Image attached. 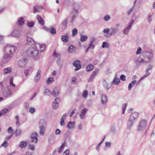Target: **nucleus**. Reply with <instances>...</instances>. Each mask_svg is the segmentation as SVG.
<instances>
[{
	"mask_svg": "<svg viewBox=\"0 0 155 155\" xmlns=\"http://www.w3.org/2000/svg\"><path fill=\"white\" fill-rule=\"evenodd\" d=\"M16 49L15 46L12 45L7 44L5 45L4 48L5 53L2 61L3 64H7L10 60Z\"/></svg>",
	"mask_w": 155,
	"mask_h": 155,
	"instance_id": "1",
	"label": "nucleus"
},
{
	"mask_svg": "<svg viewBox=\"0 0 155 155\" xmlns=\"http://www.w3.org/2000/svg\"><path fill=\"white\" fill-rule=\"evenodd\" d=\"M153 55L152 53L149 52H145L143 54V57H139L135 61V63L138 66L141 64L149 63L153 58Z\"/></svg>",
	"mask_w": 155,
	"mask_h": 155,
	"instance_id": "2",
	"label": "nucleus"
},
{
	"mask_svg": "<svg viewBox=\"0 0 155 155\" xmlns=\"http://www.w3.org/2000/svg\"><path fill=\"white\" fill-rule=\"evenodd\" d=\"M138 115L139 113L137 112H134L131 115L127 123V129L129 130L131 129L133 123H135Z\"/></svg>",
	"mask_w": 155,
	"mask_h": 155,
	"instance_id": "3",
	"label": "nucleus"
},
{
	"mask_svg": "<svg viewBox=\"0 0 155 155\" xmlns=\"http://www.w3.org/2000/svg\"><path fill=\"white\" fill-rule=\"evenodd\" d=\"M26 53L28 55L31 56L35 59L39 58L38 51V49L35 47H31L27 51Z\"/></svg>",
	"mask_w": 155,
	"mask_h": 155,
	"instance_id": "4",
	"label": "nucleus"
},
{
	"mask_svg": "<svg viewBox=\"0 0 155 155\" xmlns=\"http://www.w3.org/2000/svg\"><path fill=\"white\" fill-rule=\"evenodd\" d=\"M46 126V122L44 120H40L39 123V134L40 135L43 136L44 135Z\"/></svg>",
	"mask_w": 155,
	"mask_h": 155,
	"instance_id": "5",
	"label": "nucleus"
},
{
	"mask_svg": "<svg viewBox=\"0 0 155 155\" xmlns=\"http://www.w3.org/2000/svg\"><path fill=\"white\" fill-rule=\"evenodd\" d=\"M120 26V24L117 23L115 25V28L111 27L110 29L111 31L109 33V35L112 36L115 35L119 31V27Z\"/></svg>",
	"mask_w": 155,
	"mask_h": 155,
	"instance_id": "6",
	"label": "nucleus"
},
{
	"mask_svg": "<svg viewBox=\"0 0 155 155\" xmlns=\"http://www.w3.org/2000/svg\"><path fill=\"white\" fill-rule=\"evenodd\" d=\"M78 12V9L75 7H74L70 13V15L71 17V23H73L74 20L75 19L76 16Z\"/></svg>",
	"mask_w": 155,
	"mask_h": 155,
	"instance_id": "7",
	"label": "nucleus"
},
{
	"mask_svg": "<svg viewBox=\"0 0 155 155\" xmlns=\"http://www.w3.org/2000/svg\"><path fill=\"white\" fill-rule=\"evenodd\" d=\"M11 87L8 86L7 89L4 90L3 92V95L7 97H11L12 95V93L11 91Z\"/></svg>",
	"mask_w": 155,
	"mask_h": 155,
	"instance_id": "8",
	"label": "nucleus"
},
{
	"mask_svg": "<svg viewBox=\"0 0 155 155\" xmlns=\"http://www.w3.org/2000/svg\"><path fill=\"white\" fill-rule=\"evenodd\" d=\"M134 20H132L127 25L126 27L123 30V33L125 35L127 34L130 29L131 28L132 24L133 23Z\"/></svg>",
	"mask_w": 155,
	"mask_h": 155,
	"instance_id": "9",
	"label": "nucleus"
},
{
	"mask_svg": "<svg viewBox=\"0 0 155 155\" xmlns=\"http://www.w3.org/2000/svg\"><path fill=\"white\" fill-rule=\"evenodd\" d=\"M147 122L145 120H141L139 126L138 130L140 131L143 130L147 126Z\"/></svg>",
	"mask_w": 155,
	"mask_h": 155,
	"instance_id": "10",
	"label": "nucleus"
},
{
	"mask_svg": "<svg viewBox=\"0 0 155 155\" xmlns=\"http://www.w3.org/2000/svg\"><path fill=\"white\" fill-rule=\"evenodd\" d=\"M99 72V69H97L95 70L92 72L91 76L88 79V81L89 82H91L94 79L95 77L97 75L98 73Z\"/></svg>",
	"mask_w": 155,
	"mask_h": 155,
	"instance_id": "11",
	"label": "nucleus"
},
{
	"mask_svg": "<svg viewBox=\"0 0 155 155\" xmlns=\"http://www.w3.org/2000/svg\"><path fill=\"white\" fill-rule=\"evenodd\" d=\"M27 61V59L26 58L20 60L18 62V65L20 67H24L25 66Z\"/></svg>",
	"mask_w": 155,
	"mask_h": 155,
	"instance_id": "12",
	"label": "nucleus"
},
{
	"mask_svg": "<svg viewBox=\"0 0 155 155\" xmlns=\"http://www.w3.org/2000/svg\"><path fill=\"white\" fill-rule=\"evenodd\" d=\"M35 47L38 49V51H39L42 52L45 49L46 46L44 44H40L38 43H36Z\"/></svg>",
	"mask_w": 155,
	"mask_h": 155,
	"instance_id": "13",
	"label": "nucleus"
},
{
	"mask_svg": "<svg viewBox=\"0 0 155 155\" xmlns=\"http://www.w3.org/2000/svg\"><path fill=\"white\" fill-rule=\"evenodd\" d=\"M101 101L102 105H105L107 102L108 99L107 96L104 94H102L101 97Z\"/></svg>",
	"mask_w": 155,
	"mask_h": 155,
	"instance_id": "14",
	"label": "nucleus"
},
{
	"mask_svg": "<svg viewBox=\"0 0 155 155\" xmlns=\"http://www.w3.org/2000/svg\"><path fill=\"white\" fill-rule=\"evenodd\" d=\"M60 99L58 97L56 98L55 99V101L53 103V108L54 109H57L58 107V103L60 102Z\"/></svg>",
	"mask_w": 155,
	"mask_h": 155,
	"instance_id": "15",
	"label": "nucleus"
},
{
	"mask_svg": "<svg viewBox=\"0 0 155 155\" xmlns=\"http://www.w3.org/2000/svg\"><path fill=\"white\" fill-rule=\"evenodd\" d=\"M37 134L36 132L32 133L31 135V142H34L36 143L38 140L37 137Z\"/></svg>",
	"mask_w": 155,
	"mask_h": 155,
	"instance_id": "16",
	"label": "nucleus"
},
{
	"mask_svg": "<svg viewBox=\"0 0 155 155\" xmlns=\"http://www.w3.org/2000/svg\"><path fill=\"white\" fill-rule=\"evenodd\" d=\"M73 65L76 67L75 69V70L76 71L80 70L81 68V64L80 61H74Z\"/></svg>",
	"mask_w": 155,
	"mask_h": 155,
	"instance_id": "17",
	"label": "nucleus"
},
{
	"mask_svg": "<svg viewBox=\"0 0 155 155\" xmlns=\"http://www.w3.org/2000/svg\"><path fill=\"white\" fill-rule=\"evenodd\" d=\"M11 35L15 37L19 38L20 37L21 34L20 32L19 31L16 29H15L12 33Z\"/></svg>",
	"mask_w": 155,
	"mask_h": 155,
	"instance_id": "18",
	"label": "nucleus"
},
{
	"mask_svg": "<svg viewBox=\"0 0 155 155\" xmlns=\"http://www.w3.org/2000/svg\"><path fill=\"white\" fill-rule=\"evenodd\" d=\"M88 110L87 108H84L80 111V116L81 119H83L84 118L85 115Z\"/></svg>",
	"mask_w": 155,
	"mask_h": 155,
	"instance_id": "19",
	"label": "nucleus"
},
{
	"mask_svg": "<svg viewBox=\"0 0 155 155\" xmlns=\"http://www.w3.org/2000/svg\"><path fill=\"white\" fill-rule=\"evenodd\" d=\"M102 84L104 88L107 90H108L111 87V86L107 82L105 79L104 78L102 80Z\"/></svg>",
	"mask_w": 155,
	"mask_h": 155,
	"instance_id": "20",
	"label": "nucleus"
},
{
	"mask_svg": "<svg viewBox=\"0 0 155 155\" xmlns=\"http://www.w3.org/2000/svg\"><path fill=\"white\" fill-rule=\"evenodd\" d=\"M117 74H116L115 75V78L111 83L112 84H114L116 85H118L120 82V80L117 78Z\"/></svg>",
	"mask_w": 155,
	"mask_h": 155,
	"instance_id": "21",
	"label": "nucleus"
},
{
	"mask_svg": "<svg viewBox=\"0 0 155 155\" xmlns=\"http://www.w3.org/2000/svg\"><path fill=\"white\" fill-rule=\"evenodd\" d=\"M75 124V123L74 122L70 121L68 123L67 127L69 129H72L74 128Z\"/></svg>",
	"mask_w": 155,
	"mask_h": 155,
	"instance_id": "22",
	"label": "nucleus"
},
{
	"mask_svg": "<svg viewBox=\"0 0 155 155\" xmlns=\"http://www.w3.org/2000/svg\"><path fill=\"white\" fill-rule=\"evenodd\" d=\"M27 45H34L35 44L34 40L30 37L28 38L27 40Z\"/></svg>",
	"mask_w": 155,
	"mask_h": 155,
	"instance_id": "23",
	"label": "nucleus"
},
{
	"mask_svg": "<svg viewBox=\"0 0 155 155\" xmlns=\"http://www.w3.org/2000/svg\"><path fill=\"white\" fill-rule=\"evenodd\" d=\"M37 19L40 24H41L42 25H44L45 22L44 20L39 15H37Z\"/></svg>",
	"mask_w": 155,
	"mask_h": 155,
	"instance_id": "24",
	"label": "nucleus"
},
{
	"mask_svg": "<svg viewBox=\"0 0 155 155\" xmlns=\"http://www.w3.org/2000/svg\"><path fill=\"white\" fill-rule=\"evenodd\" d=\"M59 94L58 90L57 87H55L53 89L51 94L54 97H56L58 96Z\"/></svg>",
	"mask_w": 155,
	"mask_h": 155,
	"instance_id": "25",
	"label": "nucleus"
},
{
	"mask_svg": "<svg viewBox=\"0 0 155 155\" xmlns=\"http://www.w3.org/2000/svg\"><path fill=\"white\" fill-rule=\"evenodd\" d=\"M41 72V70L40 69L38 70L36 77L35 78V81L36 82H37L38 81L40 78V76Z\"/></svg>",
	"mask_w": 155,
	"mask_h": 155,
	"instance_id": "26",
	"label": "nucleus"
},
{
	"mask_svg": "<svg viewBox=\"0 0 155 155\" xmlns=\"http://www.w3.org/2000/svg\"><path fill=\"white\" fill-rule=\"evenodd\" d=\"M25 20L22 17L19 18L18 21V25L19 26H21L23 25L25 23Z\"/></svg>",
	"mask_w": 155,
	"mask_h": 155,
	"instance_id": "27",
	"label": "nucleus"
},
{
	"mask_svg": "<svg viewBox=\"0 0 155 155\" xmlns=\"http://www.w3.org/2000/svg\"><path fill=\"white\" fill-rule=\"evenodd\" d=\"M12 68L10 67H8L5 68L3 70L4 73L7 74L11 73Z\"/></svg>",
	"mask_w": 155,
	"mask_h": 155,
	"instance_id": "28",
	"label": "nucleus"
},
{
	"mask_svg": "<svg viewBox=\"0 0 155 155\" xmlns=\"http://www.w3.org/2000/svg\"><path fill=\"white\" fill-rule=\"evenodd\" d=\"M76 49V47L72 45L69 46L68 49V51L70 53H72L75 51Z\"/></svg>",
	"mask_w": 155,
	"mask_h": 155,
	"instance_id": "29",
	"label": "nucleus"
},
{
	"mask_svg": "<svg viewBox=\"0 0 155 155\" xmlns=\"http://www.w3.org/2000/svg\"><path fill=\"white\" fill-rule=\"evenodd\" d=\"M136 82V80H134L129 84L128 88V89L129 91H130L132 89V88Z\"/></svg>",
	"mask_w": 155,
	"mask_h": 155,
	"instance_id": "30",
	"label": "nucleus"
},
{
	"mask_svg": "<svg viewBox=\"0 0 155 155\" xmlns=\"http://www.w3.org/2000/svg\"><path fill=\"white\" fill-rule=\"evenodd\" d=\"M67 19H66L63 21L61 24L62 28L63 29H65L67 28Z\"/></svg>",
	"mask_w": 155,
	"mask_h": 155,
	"instance_id": "31",
	"label": "nucleus"
},
{
	"mask_svg": "<svg viewBox=\"0 0 155 155\" xmlns=\"http://www.w3.org/2000/svg\"><path fill=\"white\" fill-rule=\"evenodd\" d=\"M15 119H16L15 124L17 127H19L20 125V122L19 117L18 115L15 116Z\"/></svg>",
	"mask_w": 155,
	"mask_h": 155,
	"instance_id": "32",
	"label": "nucleus"
},
{
	"mask_svg": "<svg viewBox=\"0 0 155 155\" xmlns=\"http://www.w3.org/2000/svg\"><path fill=\"white\" fill-rule=\"evenodd\" d=\"M68 35H62L61 36V40L64 42H68Z\"/></svg>",
	"mask_w": 155,
	"mask_h": 155,
	"instance_id": "33",
	"label": "nucleus"
},
{
	"mask_svg": "<svg viewBox=\"0 0 155 155\" xmlns=\"http://www.w3.org/2000/svg\"><path fill=\"white\" fill-rule=\"evenodd\" d=\"M32 71V69L31 68H29L25 69L24 71L25 74V76L27 77L29 74V72H31Z\"/></svg>",
	"mask_w": 155,
	"mask_h": 155,
	"instance_id": "34",
	"label": "nucleus"
},
{
	"mask_svg": "<svg viewBox=\"0 0 155 155\" xmlns=\"http://www.w3.org/2000/svg\"><path fill=\"white\" fill-rule=\"evenodd\" d=\"M51 93L50 90L48 89H46L44 92V94L45 96H50L51 94Z\"/></svg>",
	"mask_w": 155,
	"mask_h": 155,
	"instance_id": "35",
	"label": "nucleus"
},
{
	"mask_svg": "<svg viewBox=\"0 0 155 155\" xmlns=\"http://www.w3.org/2000/svg\"><path fill=\"white\" fill-rule=\"evenodd\" d=\"M94 68V66L92 64H89L87 66L86 69L87 71H91Z\"/></svg>",
	"mask_w": 155,
	"mask_h": 155,
	"instance_id": "36",
	"label": "nucleus"
},
{
	"mask_svg": "<svg viewBox=\"0 0 155 155\" xmlns=\"http://www.w3.org/2000/svg\"><path fill=\"white\" fill-rule=\"evenodd\" d=\"M27 143L26 142L22 141L20 142L19 146L21 148L25 147H26Z\"/></svg>",
	"mask_w": 155,
	"mask_h": 155,
	"instance_id": "37",
	"label": "nucleus"
},
{
	"mask_svg": "<svg viewBox=\"0 0 155 155\" xmlns=\"http://www.w3.org/2000/svg\"><path fill=\"white\" fill-rule=\"evenodd\" d=\"M87 37L86 35H81L80 41L81 42H84L86 41L87 39Z\"/></svg>",
	"mask_w": 155,
	"mask_h": 155,
	"instance_id": "38",
	"label": "nucleus"
},
{
	"mask_svg": "<svg viewBox=\"0 0 155 155\" xmlns=\"http://www.w3.org/2000/svg\"><path fill=\"white\" fill-rule=\"evenodd\" d=\"M65 144H66V143H63L61 145V146L59 147V149L58 150V152L59 153H60L62 152V151H63V148L65 145Z\"/></svg>",
	"mask_w": 155,
	"mask_h": 155,
	"instance_id": "39",
	"label": "nucleus"
},
{
	"mask_svg": "<svg viewBox=\"0 0 155 155\" xmlns=\"http://www.w3.org/2000/svg\"><path fill=\"white\" fill-rule=\"evenodd\" d=\"M48 31L51 34L53 35L55 34L56 33V30L53 28H51L48 30Z\"/></svg>",
	"mask_w": 155,
	"mask_h": 155,
	"instance_id": "40",
	"label": "nucleus"
},
{
	"mask_svg": "<svg viewBox=\"0 0 155 155\" xmlns=\"http://www.w3.org/2000/svg\"><path fill=\"white\" fill-rule=\"evenodd\" d=\"M110 30V29L109 28H105L104 30L103 31V32L104 34V36L105 37H106L107 36V34L109 33Z\"/></svg>",
	"mask_w": 155,
	"mask_h": 155,
	"instance_id": "41",
	"label": "nucleus"
},
{
	"mask_svg": "<svg viewBox=\"0 0 155 155\" xmlns=\"http://www.w3.org/2000/svg\"><path fill=\"white\" fill-rule=\"evenodd\" d=\"M110 18H111L110 15H105L103 18L104 20L105 21H109Z\"/></svg>",
	"mask_w": 155,
	"mask_h": 155,
	"instance_id": "42",
	"label": "nucleus"
},
{
	"mask_svg": "<svg viewBox=\"0 0 155 155\" xmlns=\"http://www.w3.org/2000/svg\"><path fill=\"white\" fill-rule=\"evenodd\" d=\"M72 36H75L77 34L78 30L76 28H74L72 30Z\"/></svg>",
	"mask_w": 155,
	"mask_h": 155,
	"instance_id": "43",
	"label": "nucleus"
},
{
	"mask_svg": "<svg viewBox=\"0 0 155 155\" xmlns=\"http://www.w3.org/2000/svg\"><path fill=\"white\" fill-rule=\"evenodd\" d=\"M21 130L20 129H17L15 132V135L16 136H18L21 135Z\"/></svg>",
	"mask_w": 155,
	"mask_h": 155,
	"instance_id": "44",
	"label": "nucleus"
},
{
	"mask_svg": "<svg viewBox=\"0 0 155 155\" xmlns=\"http://www.w3.org/2000/svg\"><path fill=\"white\" fill-rule=\"evenodd\" d=\"M109 45L107 42H103L102 43V47L103 48H108L109 47Z\"/></svg>",
	"mask_w": 155,
	"mask_h": 155,
	"instance_id": "45",
	"label": "nucleus"
},
{
	"mask_svg": "<svg viewBox=\"0 0 155 155\" xmlns=\"http://www.w3.org/2000/svg\"><path fill=\"white\" fill-rule=\"evenodd\" d=\"M54 81L53 78H50L46 80L47 84H49L51 83Z\"/></svg>",
	"mask_w": 155,
	"mask_h": 155,
	"instance_id": "46",
	"label": "nucleus"
},
{
	"mask_svg": "<svg viewBox=\"0 0 155 155\" xmlns=\"http://www.w3.org/2000/svg\"><path fill=\"white\" fill-rule=\"evenodd\" d=\"M35 23L33 21L28 22L27 23V26L30 27H32L34 25Z\"/></svg>",
	"mask_w": 155,
	"mask_h": 155,
	"instance_id": "47",
	"label": "nucleus"
},
{
	"mask_svg": "<svg viewBox=\"0 0 155 155\" xmlns=\"http://www.w3.org/2000/svg\"><path fill=\"white\" fill-rule=\"evenodd\" d=\"M146 72L147 73L143 75V76L140 78V80L143 79V78L148 76L150 74V73L148 71Z\"/></svg>",
	"mask_w": 155,
	"mask_h": 155,
	"instance_id": "48",
	"label": "nucleus"
},
{
	"mask_svg": "<svg viewBox=\"0 0 155 155\" xmlns=\"http://www.w3.org/2000/svg\"><path fill=\"white\" fill-rule=\"evenodd\" d=\"M87 91L86 90L84 91L82 94V97L84 98H86L87 97Z\"/></svg>",
	"mask_w": 155,
	"mask_h": 155,
	"instance_id": "49",
	"label": "nucleus"
},
{
	"mask_svg": "<svg viewBox=\"0 0 155 155\" xmlns=\"http://www.w3.org/2000/svg\"><path fill=\"white\" fill-rule=\"evenodd\" d=\"M120 79L123 81H125L126 80V76L124 74H121L120 77Z\"/></svg>",
	"mask_w": 155,
	"mask_h": 155,
	"instance_id": "50",
	"label": "nucleus"
},
{
	"mask_svg": "<svg viewBox=\"0 0 155 155\" xmlns=\"http://www.w3.org/2000/svg\"><path fill=\"white\" fill-rule=\"evenodd\" d=\"M13 130L12 129V128L10 127H8V129L7 130V132L9 134H11L13 132Z\"/></svg>",
	"mask_w": 155,
	"mask_h": 155,
	"instance_id": "51",
	"label": "nucleus"
},
{
	"mask_svg": "<svg viewBox=\"0 0 155 155\" xmlns=\"http://www.w3.org/2000/svg\"><path fill=\"white\" fill-rule=\"evenodd\" d=\"M35 111V109L34 107H31L29 109V112L32 114H33Z\"/></svg>",
	"mask_w": 155,
	"mask_h": 155,
	"instance_id": "52",
	"label": "nucleus"
},
{
	"mask_svg": "<svg viewBox=\"0 0 155 155\" xmlns=\"http://www.w3.org/2000/svg\"><path fill=\"white\" fill-rule=\"evenodd\" d=\"M8 111V109L5 108L3 109L2 111H1V112L2 113V114H5L7 113Z\"/></svg>",
	"mask_w": 155,
	"mask_h": 155,
	"instance_id": "53",
	"label": "nucleus"
},
{
	"mask_svg": "<svg viewBox=\"0 0 155 155\" xmlns=\"http://www.w3.org/2000/svg\"><path fill=\"white\" fill-rule=\"evenodd\" d=\"M8 145V144L7 142H6V140H5L4 141L3 143L1 144V146L2 147H7Z\"/></svg>",
	"mask_w": 155,
	"mask_h": 155,
	"instance_id": "54",
	"label": "nucleus"
},
{
	"mask_svg": "<svg viewBox=\"0 0 155 155\" xmlns=\"http://www.w3.org/2000/svg\"><path fill=\"white\" fill-rule=\"evenodd\" d=\"M127 104H125L124 105V106L123 107V109H122V110H123V114H124L125 113V110H126V109L127 107Z\"/></svg>",
	"mask_w": 155,
	"mask_h": 155,
	"instance_id": "55",
	"label": "nucleus"
},
{
	"mask_svg": "<svg viewBox=\"0 0 155 155\" xmlns=\"http://www.w3.org/2000/svg\"><path fill=\"white\" fill-rule=\"evenodd\" d=\"M69 150L67 149L64 152L63 155H69Z\"/></svg>",
	"mask_w": 155,
	"mask_h": 155,
	"instance_id": "56",
	"label": "nucleus"
},
{
	"mask_svg": "<svg viewBox=\"0 0 155 155\" xmlns=\"http://www.w3.org/2000/svg\"><path fill=\"white\" fill-rule=\"evenodd\" d=\"M29 149L33 150L35 149V147L34 145L30 144L29 145Z\"/></svg>",
	"mask_w": 155,
	"mask_h": 155,
	"instance_id": "57",
	"label": "nucleus"
},
{
	"mask_svg": "<svg viewBox=\"0 0 155 155\" xmlns=\"http://www.w3.org/2000/svg\"><path fill=\"white\" fill-rule=\"evenodd\" d=\"M134 8V6H133L132 8L127 12V13L129 15H130L131 13L133 11Z\"/></svg>",
	"mask_w": 155,
	"mask_h": 155,
	"instance_id": "58",
	"label": "nucleus"
},
{
	"mask_svg": "<svg viewBox=\"0 0 155 155\" xmlns=\"http://www.w3.org/2000/svg\"><path fill=\"white\" fill-rule=\"evenodd\" d=\"M147 20L149 23H150L152 21V19L151 17V15H149L148 17Z\"/></svg>",
	"mask_w": 155,
	"mask_h": 155,
	"instance_id": "59",
	"label": "nucleus"
},
{
	"mask_svg": "<svg viewBox=\"0 0 155 155\" xmlns=\"http://www.w3.org/2000/svg\"><path fill=\"white\" fill-rule=\"evenodd\" d=\"M61 131L59 129H57L55 131V134L56 135H59L61 134Z\"/></svg>",
	"mask_w": 155,
	"mask_h": 155,
	"instance_id": "60",
	"label": "nucleus"
},
{
	"mask_svg": "<svg viewBox=\"0 0 155 155\" xmlns=\"http://www.w3.org/2000/svg\"><path fill=\"white\" fill-rule=\"evenodd\" d=\"M141 48L139 47L138 48L137 51L136 52V54H140L141 52Z\"/></svg>",
	"mask_w": 155,
	"mask_h": 155,
	"instance_id": "61",
	"label": "nucleus"
},
{
	"mask_svg": "<svg viewBox=\"0 0 155 155\" xmlns=\"http://www.w3.org/2000/svg\"><path fill=\"white\" fill-rule=\"evenodd\" d=\"M153 67V66L151 64H149L148 65V68L146 70V71L147 72L149 71V70L151 69Z\"/></svg>",
	"mask_w": 155,
	"mask_h": 155,
	"instance_id": "62",
	"label": "nucleus"
},
{
	"mask_svg": "<svg viewBox=\"0 0 155 155\" xmlns=\"http://www.w3.org/2000/svg\"><path fill=\"white\" fill-rule=\"evenodd\" d=\"M102 143V142H100L97 146L96 147V149L98 151L99 150V147L101 145Z\"/></svg>",
	"mask_w": 155,
	"mask_h": 155,
	"instance_id": "63",
	"label": "nucleus"
},
{
	"mask_svg": "<svg viewBox=\"0 0 155 155\" xmlns=\"http://www.w3.org/2000/svg\"><path fill=\"white\" fill-rule=\"evenodd\" d=\"M25 108L26 109H28L29 107V104L26 102L24 104Z\"/></svg>",
	"mask_w": 155,
	"mask_h": 155,
	"instance_id": "64",
	"label": "nucleus"
}]
</instances>
